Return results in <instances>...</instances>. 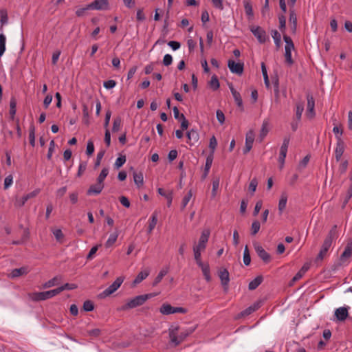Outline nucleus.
I'll use <instances>...</instances> for the list:
<instances>
[{
    "mask_svg": "<svg viewBox=\"0 0 352 352\" xmlns=\"http://www.w3.org/2000/svg\"><path fill=\"white\" fill-rule=\"evenodd\" d=\"M196 327H193L192 329H189L185 330L180 333L179 336H177L178 331L179 330V326H171L169 329V338L170 342L174 344L175 346L179 345L182 342H183L185 338L190 335L195 330Z\"/></svg>",
    "mask_w": 352,
    "mask_h": 352,
    "instance_id": "nucleus-1",
    "label": "nucleus"
},
{
    "mask_svg": "<svg viewBox=\"0 0 352 352\" xmlns=\"http://www.w3.org/2000/svg\"><path fill=\"white\" fill-rule=\"evenodd\" d=\"M154 295L153 294L137 296L133 298L128 300L126 302L117 309L119 311H127L131 309L142 305L148 298Z\"/></svg>",
    "mask_w": 352,
    "mask_h": 352,
    "instance_id": "nucleus-2",
    "label": "nucleus"
},
{
    "mask_svg": "<svg viewBox=\"0 0 352 352\" xmlns=\"http://www.w3.org/2000/svg\"><path fill=\"white\" fill-rule=\"evenodd\" d=\"M58 294V291L57 288H56L54 289L49 290V291H46V292L31 293V294H29V296L33 301L38 302V301L45 300L51 298Z\"/></svg>",
    "mask_w": 352,
    "mask_h": 352,
    "instance_id": "nucleus-3",
    "label": "nucleus"
},
{
    "mask_svg": "<svg viewBox=\"0 0 352 352\" xmlns=\"http://www.w3.org/2000/svg\"><path fill=\"white\" fill-rule=\"evenodd\" d=\"M124 279V278L122 276L118 277L109 287L99 294V297L100 298H104L114 293L120 287Z\"/></svg>",
    "mask_w": 352,
    "mask_h": 352,
    "instance_id": "nucleus-4",
    "label": "nucleus"
},
{
    "mask_svg": "<svg viewBox=\"0 0 352 352\" xmlns=\"http://www.w3.org/2000/svg\"><path fill=\"white\" fill-rule=\"evenodd\" d=\"M160 311L164 315H169L175 313L186 314L187 312V310L185 308L180 307H175L168 303L163 304L161 306Z\"/></svg>",
    "mask_w": 352,
    "mask_h": 352,
    "instance_id": "nucleus-5",
    "label": "nucleus"
},
{
    "mask_svg": "<svg viewBox=\"0 0 352 352\" xmlns=\"http://www.w3.org/2000/svg\"><path fill=\"white\" fill-rule=\"evenodd\" d=\"M250 30L260 43H264L268 38L266 32L260 26L251 25Z\"/></svg>",
    "mask_w": 352,
    "mask_h": 352,
    "instance_id": "nucleus-6",
    "label": "nucleus"
},
{
    "mask_svg": "<svg viewBox=\"0 0 352 352\" xmlns=\"http://www.w3.org/2000/svg\"><path fill=\"white\" fill-rule=\"evenodd\" d=\"M219 277L221 280V283L223 287V291L228 292L229 282H230V274L227 269L220 268L218 271Z\"/></svg>",
    "mask_w": 352,
    "mask_h": 352,
    "instance_id": "nucleus-7",
    "label": "nucleus"
},
{
    "mask_svg": "<svg viewBox=\"0 0 352 352\" xmlns=\"http://www.w3.org/2000/svg\"><path fill=\"white\" fill-rule=\"evenodd\" d=\"M254 248L260 258L265 263H269L271 261V256L258 243H254Z\"/></svg>",
    "mask_w": 352,
    "mask_h": 352,
    "instance_id": "nucleus-8",
    "label": "nucleus"
},
{
    "mask_svg": "<svg viewBox=\"0 0 352 352\" xmlns=\"http://www.w3.org/2000/svg\"><path fill=\"white\" fill-rule=\"evenodd\" d=\"M351 254H352V239H349L347 241V243H346V245L345 247L344 252L340 255V262L334 266V270H336L337 267L341 265V262H344L347 258L351 257Z\"/></svg>",
    "mask_w": 352,
    "mask_h": 352,
    "instance_id": "nucleus-9",
    "label": "nucleus"
},
{
    "mask_svg": "<svg viewBox=\"0 0 352 352\" xmlns=\"http://www.w3.org/2000/svg\"><path fill=\"white\" fill-rule=\"evenodd\" d=\"M289 144V138H285L283 144L280 149V155L278 158V162L280 164V168H282L284 163H285V159L287 155V148Z\"/></svg>",
    "mask_w": 352,
    "mask_h": 352,
    "instance_id": "nucleus-10",
    "label": "nucleus"
},
{
    "mask_svg": "<svg viewBox=\"0 0 352 352\" xmlns=\"http://www.w3.org/2000/svg\"><path fill=\"white\" fill-rule=\"evenodd\" d=\"M210 236V231L205 230L202 232L201 235L199 240V243L193 246L194 248H197L200 250H204L206 247V243L208 241Z\"/></svg>",
    "mask_w": 352,
    "mask_h": 352,
    "instance_id": "nucleus-11",
    "label": "nucleus"
},
{
    "mask_svg": "<svg viewBox=\"0 0 352 352\" xmlns=\"http://www.w3.org/2000/svg\"><path fill=\"white\" fill-rule=\"evenodd\" d=\"M228 66L232 73L241 75L243 72L244 65L243 63H235L233 60H229Z\"/></svg>",
    "mask_w": 352,
    "mask_h": 352,
    "instance_id": "nucleus-12",
    "label": "nucleus"
},
{
    "mask_svg": "<svg viewBox=\"0 0 352 352\" xmlns=\"http://www.w3.org/2000/svg\"><path fill=\"white\" fill-rule=\"evenodd\" d=\"M337 143L335 150V157L337 162L341 160V157L344 151V142L340 136H336Z\"/></svg>",
    "mask_w": 352,
    "mask_h": 352,
    "instance_id": "nucleus-13",
    "label": "nucleus"
},
{
    "mask_svg": "<svg viewBox=\"0 0 352 352\" xmlns=\"http://www.w3.org/2000/svg\"><path fill=\"white\" fill-rule=\"evenodd\" d=\"M307 116L312 118L315 116L314 112V107H315V100L313 96L308 93L307 94Z\"/></svg>",
    "mask_w": 352,
    "mask_h": 352,
    "instance_id": "nucleus-14",
    "label": "nucleus"
},
{
    "mask_svg": "<svg viewBox=\"0 0 352 352\" xmlns=\"http://www.w3.org/2000/svg\"><path fill=\"white\" fill-rule=\"evenodd\" d=\"M108 5L109 3L107 0H94V1L88 4V8L103 10L107 9Z\"/></svg>",
    "mask_w": 352,
    "mask_h": 352,
    "instance_id": "nucleus-15",
    "label": "nucleus"
},
{
    "mask_svg": "<svg viewBox=\"0 0 352 352\" xmlns=\"http://www.w3.org/2000/svg\"><path fill=\"white\" fill-rule=\"evenodd\" d=\"M254 140V133L253 130H250L246 133L245 146L243 149L244 154H247L252 149Z\"/></svg>",
    "mask_w": 352,
    "mask_h": 352,
    "instance_id": "nucleus-16",
    "label": "nucleus"
},
{
    "mask_svg": "<svg viewBox=\"0 0 352 352\" xmlns=\"http://www.w3.org/2000/svg\"><path fill=\"white\" fill-rule=\"evenodd\" d=\"M229 88L230 89V91L234 97V101L238 106L239 108H240L241 111H243L244 107L243 104V100L241 96V94L239 92H238L233 87L232 83L228 84Z\"/></svg>",
    "mask_w": 352,
    "mask_h": 352,
    "instance_id": "nucleus-17",
    "label": "nucleus"
},
{
    "mask_svg": "<svg viewBox=\"0 0 352 352\" xmlns=\"http://www.w3.org/2000/svg\"><path fill=\"white\" fill-rule=\"evenodd\" d=\"M188 143L190 146H194L199 142V135L195 129H191L187 132Z\"/></svg>",
    "mask_w": 352,
    "mask_h": 352,
    "instance_id": "nucleus-18",
    "label": "nucleus"
},
{
    "mask_svg": "<svg viewBox=\"0 0 352 352\" xmlns=\"http://www.w3.org/2000/svg\"><path fill=\"white\" fill-rule=\"evenodd\" d=\"M29 272V269L28 266H23L20 268H16L12 270L11 273L8 275V276L11 278H16L19 276L27 274Z\"/></svg>",
    "mask_w": 352,
    "mask_h": 352,
    "instance_id": "nucleus-19",
    "label": "nucleus"
},
{
    "mask_svg": "<svg viewBox=\"0 0 352 352\" xmlns=\"http://www.w3.org/2000/svg\"><path fill=\"white\" fill-rule=\"evenodd\" d=\"M104 186V183H98V182H97L96 184L90 186L89 188L87 191V194L88 195H98L101 192Z\"/></svg>",
    "mask_w": 352,
    "mask_h": 352,
    "instance_id": "nucleus-20",
    "label": "nucleus"
},
{
    "mask_svg": "<svg viewBox=\"0 0 352 352\" xmlns=\"http://www.w3.org/2000/svg\"><path fill=\"white\" fill-rule=\"evenodd\" d=\"M335 316L338 320L344 321L349 316L348 309L346 307H340L335 311Z\"/></svg>",
    "mask_w": 352,
    "mask_h": 352,
    "instance_id": "nucleus-21",
    "label": "nucleus"
},
{
    "mask_svg": "<svg viewBox=\"0 0 352 352\" xmlns=\"http://www.w3.org/2000/svg\"><path fill=\"white\" fill-rule=\"evenodd\" d=\"M198 266L201 269L203 275L206 281L210 282L211 280V276L209 264L208 263H201L199 264Z\"/></svg>",
    "mask_w": 352,
    "mask_h": 352,
    "instance_id": "nucleus-22",
    "label": "nucleus"
},
{
    "mask_svg": "<svg viewBox=\"0 0 352 352\" xmlns=\"http://www.w3.org/2000/svg\"><path fill=\"white\" fill-rule=\"evenodd\" d=\"M212 161H213L212 154L208 155V157H206L204 171L201 175L202 180H204L206 178V177L208 176L209 170H210L212 164Z\"/></svg>",
    "mask_w": 352,
    "mask_h": 352,
    "instance_id": "nucleus-23",
    "label": "nucleus"
},
{
    "mask_svg": "<svg viewBox=\"0 0 352 352\" xmlns=\"http://www.w3.org/2000/svg\"><path fill=\"white\" fill-rule=\"evenodd\" d=\"M150 274V270L146 269L142 272H140L136 278L133 281V286H135L136 285L140 283L143 280H144Z\"/></svg>",
    "mask_w": 352,
    "mask_h": 352,
    "instance_id": "nucleus-24",
    "label": "nucleus"
},
{
    "mask_svg": "<svg viewBox=\"0 0 352 352\" xmlns=\"http://www.w3.org/2000/svg\"><path fill=\"white\" fill-rule=\"evenodd\" d=\"M244 8L246 15L248 16V20L252 21L254 19V12L252 9V3L248 0H244Z\"/></svg>",
    "mask_w": 352,
    "mask_h": 352,
    "instance_id": "nucleus-25",
    "label": "nucleus"
},
{
    "mask_svg": "<svg viewBox=\"0 0 352 352\" xmlns=\"http://www.w3.org/2000/svg\"><path fill=\"white\" fill-rule=\"evenodd\" d=\"M289 23H290L291 30L294 33L296 32V28H297V16H296L294 10L291 9V8L289 10Z\"/></svg>",
    "mask_w": 352,
    "mask_h": 352,
    "instance_id": "nucleus-26",
    "label": "nucleus"
},
{
    "mask_svg": "<svg viewBox=\"0 0 352 352\" xmlns=\"http://www.w3.org/2000/svg\"><path fill=\"white\" fill-rule=\"evenodd\" d=\"M8 22V12L6 9L0 10V30L2 32L3 25Z\"/></svg>",
    "mask_w": 352,
    "mask_h": 352,
    "instance_id": "nucleus-27",
    "label": "nucleus"
},
{
    "mask_svg": "<svg viewBox=\"0 0 352 352\" xmlns=\"http://www.w3.org/2000/svg\"><path fill=\"white\" fill-rule=\"evenodd\" d=\"M157 223V212H154L151 217L148 227V234H151L153 230L155 228L156 224Z\"/></svg>",
    "mask_w": 352,
    "mask_h": 352,
    "instance_id": "nucleus-28",
    "label": "nucleus"
},
{
    "mask_svg": "<svg viewBox=\"0 0 352 352\" xmlns=\"http://www.w3.org/2000/svg\"><path fill=\"white\" fill-rule=\"evenodd\" d=\"M263 278L262 276H258L254 280H252L248 285L250 290H254L256 289L263 282Z\"/></svg>",
    "mask_w": 352,
    "mask_h": 352,
    "instance_id": "nucleus-29",
    "label": "nucleus"
},
{
    "mask_svg": "<svg viewBox=\"0 0 352 352\" xmlns=\"http://www.w3.org/2000/svg\"><path fill=\"white\" fill-rule=\"evenodd\" d=\"M62 277L60 276H56L53 278L49 280L46 283H45L43 285V288H50L53 286H55L58 284L59 281L61 280Z\"/></svg>",
    "mask_w": 352,
    "mask_h": 352,
    "instance_id": "nucleus-30",
    "label": "nucleus"
},
{
    "mask_svg": "<svg viewBox=\"0 0 352 352\" xmlns=\"http://www.w3.org/2000/svg\"><path fill=\"white\" fill-rule=\"evenodd\" d=\"M133 179L135 184L137 185L138 188L142 186L144 184V177L142 172L133 173Z\"/></svg>",
    "mask_w": 352,
    "mask_h": 352,
    "instance_id": "nucleus-31",
    "label": "nucleus"
},
{
    "mask_svg": "<svg viewBox=\"0 0 352 352\" xmlns=\"http://www.w3.org/2000/svg\"><path fill=\"white\" fill-rule=\"evenodd\" d=\"M287 196L285 193H282L280 199L278 203V211L280 214H282L285 210L287 204Z\"/></svg>",
    "mask_w": 352,
    "mask_h": 352,
    "instance_id": "nucleus-32",
    "label": "nucleus"
},
{
    "mask_svg": "<svg viewBox=\"0 0 352 352\" xmlns=\"http://www.w3.org/2000/svg\"><path fill=\"white\" fill-rule=\"evenodd\" d=\"M272 36L274 40V43L276 44V49L278 50L281 45L280 34L276 30H273L272 31Z\"/></svg>",
    "mask_w": 352,
    "mask_h": 352,
    "instance_id": "nucleus-33",
    "label": "nucleus"
},
{
    "mask_svg": "<svg viewBox=\"0 0 352 352\" xmlns=\"http://www.w3.org/2000/svg\"><path fill=\"white\" fill-rule=\"evenodd\" d=\"M168 272V267L162 269L155 278L153 285L156 286Z\"/></svg>",
    "mask_w": 352,
    "mask_h": 352,
    "instance_id": "nucleus-34",
    "label": "nucleus"
},
{
    "mask_svg": "<svg viewBox=\"0 0 352 352\" xmlns=\"http://www.w3.org/2000/svg\"><path fill=\"white\" fill-rule=\"evenodd\" d=\"M208 85L213 91H216L219 88V82L216 75H213L211 77L210 80L208 82Z\"/></svg>",
    "mask_w": 352,
    "mask_h": 352,
    "instance_id": "nucleus-35",
    "label": "nucleus"
},
{
    "mask_svg": "<svg viewBox=\"0 0 352 352\" xmlns=\"http://www.w3.org/2000/svg\"><path fill=\"white\" fill-rule=\"evenodd\" d=\"M304 111V102H299L296 104V118L298 121L300 120L302 113Z\"/></svg>",
    "mask_w": 352,
    "mask_h": 352,
    "instance_id": "nucleus-36",
    "label": "nucleus"
},
{
    "mask_svg": "<svg viewBox=\"0 0 352 352\" xmlns=\"http://www.w3.org/2000/svg\"><path fill=\"white\" fill-rule=\"evenodd\" d=\"M29 141L30 144L32 146H35V127L33 124L30 126L29 129Z\"/></svg>",
    "mask_w": 352,
    "mask_h": 352,
    "instance_id": "nucleus-37",
    "label": "nucleus"
},
{
    "mask_svg": "<svg viewBox=\"0 0 352 352\" xmlns=\"http://www.w3.org/2000/svg\"><path fill=\"white\" fill-rule=\"evenodd\" d=\"M261 70H262V74H263V78H264L265 85L267 88H269L270 86V80L268 78L267 69H266V67H265V65L264 63H261Z\"/></svg>",
    "mask_w": 352,
    "mask_h": 352,
    "instance_id": "nucleus-38",
    "label": "nucleus"
},
{
    "mask_svg": "<svg viewBox=\"0 0 352 352\" xmlns=\"http://www.w3.org/2000/svg\"><path fill=\"white\" fill-rule=\"evenodd\" d=\"M337 226L334 225L329 232V234L325 239L333 242V239L337 237Z\"/></svg>",
    "mask_w": 352,
    "mask_h": 352,
    "instance_id": "nucleus-39",
    "label": "nucleus"
},
{
    "mask_svg": "<svg viewBox=\"0 0 352 352\" xmlns=\"http://www.w3.org/2000/svg\"><path fill=\"white\" fill-rule=\"evenodd\" d=\"M118 233H113L111 234L108 240L107 241L106 243H105V247L107 248H110L111 246H112L116 241L117 239H118Z\"/></svg>",
    "mask_w": 352,
    "mask_h": 352,
    "instance_id": "nucleus-40",
    "label": "nucleus"
},
{
    "mask_svg": "<svg viewBox=\"0 0 352 352\" xmlns=\"http://www.w3.org/2000/svg\"><path fill=\"white\" fill-rule=\"evenodd\" d=\"M6 36L3 34H0V57L3 56L6 51Z\"/></svg>",
    "mask_w": 352,
    "mask_h": 352,
    "instance_id": "nucleus-41",
    "label": "nucleus"
},
{
    "mask_svg": "<svg viewBox=\"0 0 352 352\" xmlns=\"http://www.w3.org/2000/svg\"><path fill=\"white\" fill-rule=\"evenodd\" d=\"M283 39L286 43L285 49L294 50V44L292 39L287 34L283 35Z\"/></svg>",
    "mask_w": 352,
    "mask_h": 352,
    "instance_id": "nucleus-42",
    "label": "nucleus"
},
{
    "mask_svg": "<svg viewBox=\"0 0 352 352\" xmlns=\"http://www.w3.org/2000/svg\"><path fill=\"white\" fill-rule=\"evenodd\" d=\"M267 126H268V122L264 121L262 124V127H261L260 135H259L261 141L263 140V139L267 135V134L268 133Z\"/></svg>",
    "mask_w": 352,
    "mask_h": 352,
    "instance_id": "nucleus-43",
    "label": "nucleus"
},
{
    "mask_svg": "<svg viewBox=\"0 0 352 352\" xmlns=\"http://www.w3.org/2000/svg\"><path fill=\"white\" fill-rule=\"evenodd\" d=\"M220 179L219 177H214L212 180V197H214L217 195V189L219 186Z\"/></svg>",
    "mask_w": 352,
    "mask_h": 352,
    "instance_id": "nucleus-44",
    "label": "nucleus"
},
{
    "mask_svg": "<svg viewBox=\"0 0 352 352\" xmlns=\"http://www.w3.org/2000/svg\"><path fill=\"white\" fill-rule=\"evenodd\" d=\"M122 124V119L120 117H117L114 119L112 127L113 132H118L120 131Z\"/></svg>",
    "mask_w": 352,
    "mask_h": 352,
    "instance_id": "nucleus-45",
    "label": "nucleus"
},
{
    "mask_svg": "<svg viewBox=\"0 0 352 352\" xmlns=\"http://www.w3.org/2000/svg\"><path fill=\"white\" fill-rule=\"evenodd\" d=\"M126 162V156L120 155L118 157L114 164V168L116 169H119L120 167L123 166V164Z\"/></svg>",
    "mask_w": 352,
    "mask_h": 352,
    "instance_id": "nucleus-46",
    "label": "nucleus"
},
{
    "mask_svg": "<svg viewBox=\"0 0 352 352\" xmlns=\"http://www.w3.org/2000/svg\"><path fill=\"white\" fill-rule=\"evenodd\" d=\"M108 174H109L108 168H106V167L103 168L97 178V182H98V183H104V180L106 178V177L108 175Z\"/></svg>",
    "mask_w": 352,
    "mask_h": 352,
    "instance_id": "nucleus-47",
    "label": "nucleus"
},
{
    "mask_svg": "<svg viewBox=\"0 0 352 352\" xmlns=\"http://www.w3.org/2000/svg\"><path fill=\"white\" fill-rule=\"evenodd\" d=\"M261 228V223L258 220H255L252 222L251 226V234L255 235L258 233Z\"/></svg>",
    "mask_w": 352,
    "mask_h": 352,
    "instance_id": "nucleus-48",
    "label": "nucleus"
},
{
    "mask_svg": "<svg viewBox=\"0 0 352 352\" xmlns=\"http://www.w3.org/2000/svg\"><path fill=\"white\" fill-rule=\"evenodd\" d=\"M251 262V257L248 246L246 245L243 252V263L245 265H249Z\"/></svg>",
    "mask_w": 352,
    "mask_h": 352,
    "instance_id": "nucleus-49",
    "label": "nucleus"
},
{
    "mask_svg": "<svg viewBox=\"0 0 352 352\" xmlns=\"http://www.w3.org/2000/svg\"><path fill=\"white\" fill-rule=\"evenodd\" d=\"M77 288V285L75 284L65 283V285L57 288L58 294L64 290H72Z\"/></svg>",
    "mask_w": 352,
    "mask_h": 352,
    "instance_id": "nucleus-50",
    "label": "nucleus"
},
{
    "mask_svg": "<svg viewBox=\"0 0 352 352\" xmlns=\"http://www.w3.org/2000/svg\"><path fill=\"white\" fill-rule=\"evenodd\" d=\"M192 196V190H190L182 199L181 209L184 210Z\"/></svg>",
    "mask_w": 352,
    "mask_h": 352,
    "instance_id": "nucleus-51",
    "label": "nucleus"
},
{
    "mask_svg": "<svg viewBox=\"0 0 352 352\" xmlns=\"http://www.w3.org/2000/svg\"><path fill=\"white\" fill-rule=\"evenodd\" d=\"M279 21V29L282 32H284L286 28V18L284 14H280L278 16Z\"/></svg>",
    "mask_w": 352,
    "mask_h": 352,
    "instance_id": "nucleus-52",
    "label": "nucleus"
},
{
    "mask_svg": "<svg viewBox=\"0 0 352 352\" xmlns=\"http://www.w3.org/2000/svg\"><path fill=\"white\" fill-rule=\"evenodd\" d=\"M217 146V141L214 136H212L210 139V144H209V148H210V153L209 155L212 154V157L214 156V152Z\"/></svg>",
    "mask_w": 352,
    "mask_h": 352,
    "instance_id": "nucleus-53",
    "label": "nucleus"
},
{
    "mask_svg": "<svg viewBox=\"0 0 352 352\" xmlns=\"http://www.w3.org/2000/svg\"><path fill=\"white\" fill-rule=\"evenodd\" d=\"M285 63L289 65H292L294 63V60L292 58V50L289 49H285Z\"/></svg>",
    "mask_w": 352,
    "mask_h": 352,
    "instance_id": "nucleus-54",
    "label": "nucleus"
},
{
    "mask_svg": "<svg viewBox=\"0 0 352 352\" xmlns=\"http://www.w3.org/2000/svg\"><path fill=\"white\" fill-rule=\"evenodd\" d=\"M82 113H83V122L85 124L89 125V120L88 107L85 104H84L82 105Z\"/></svg>",
    "mask_w": 352,
    "mask_h": 352,
    "instance_id": "nucleus-55",
    "label": "nucleus"
},
{
    "mask_svg": "<svg viewBox=\"0 0 352 352\" xmlns=\"http://www.w3.org/2000/svg\"><path fill=\"white\" fill-rule=\"evenodd\" d=\"M83 309L85 311H91L94 309V302L91 300H87L83 303Z\"/></svg>",
    "mask_w": 352,
    "mask_h": 352,
    "instance_id": "nucleus-56",
    "label": "nucleus"
},
{
    "mask_svg": "<svg viewBox=\"0 0 352 352\" xmlns=\"http://www.w3.org/2000/svg\"><path fill=\"white\" fill-rule=\"evenodd\" d=\"M94 152V145L91 140L87 142L86 154L89 156L91 155Z\"/></svg>",
    "mask_w": 352,
    "mask_h": 352,
    "instance_id": "nucleus-57",
    "label": "nucleus"
},
{
    "mask_svg": "<svg viewBox=\"0 0 352 352\" xmlns=\"http://www.w3.org/2000/svg\"><path fill=\"white\" fill-rule=\"evenodd\" d=\"M257 185L258 181L256 178H253L249 184V190L251 192L252 195L256 191Z\"/></svg>",
    "mask_w": 352,
    "mask_h": 352,
    "instance_id": "nucleus-58",
    "label": "nucleus"
},
{
    "mask_svg": "<svg viewBox=\"0 0 352 352\" xmlns=\"http://www.w3.org/2000/svg\"><path fill=\"white\" fill-rule=\"evenodd\" d=\"M348 164H349V162H348L347 160H343L340 163L339 169H338V171L340 172V174H343L346 171L347 168H348Z\"/></svg>",
    "mask_w": 352,
    "mask_h": 352,
    "instance_id": "nucleus-59",
    "label": "nucleus"
},
{
    "mask_svg": "<svg viewBox=\"0 0 352 352\" xmlns=\"http://www.w3.org/2000/svg\"><path fill=\"white\" fill-rule=\"evenodd\" d=\"M202 250H198L197 248H193V252H194V256L195 259L196 261V263L197 265L201 264L203 263L201 260V252Z\"/></svg>",
    "mask_w": 352,
    "mask_h": 352,
    "instance_id": "nucleus-60",
    "label": "nucleus"
},
{
    "mask_svg": "<svg viewBox=\"0 0 352 352\" xmlns=\"http://www.w3.org/2000/svg\"><path fill=\"white\" fill-rule=\"evenodd\" d=\"M180 120H181V128L184 131V130H186L188 129V125H189V122L188 121L186 120V118H185L184 115L183 113H181L180 115Z\"/></svg>",
    "mask_w": 352,
    "mask_h": 352,
    "instance_id": "nucleus-61",
    "label": "nucleus"
},
{
    "mask_svg": "<svg viewBox=\"0 0 352 352\" xmlns=\"http://www.w3.org/2000/svg\"><path fill=\"white\" fill-rule=\"evenodd\" d=\"M104 153H105V151L104 150H102L100 152H98V153L97 155L96 160L95 164H94V168H96L98 166H100L101 160L102 159Z\"/></svg>",
    "mask_w": 352,
    "mask_h": 352,
    "instance_id": "nucleus-62",
    "label": "nucleus"
},
{
    "mask_svg": "<svg viewBox=\"0 0 352 352\" xmlns=\"http://www.w3.org/2000/svg\"><path fill=\"white\" fill-rule=\"evenodd\" d=\"M101 246V244L96 245L94 246L89 251V254L87 256V260H91L94 257V255L96 253L98 248Z\"/></svg>",
    "mask_w": 352,
    "mask_h": 352,
    "instance_id": "nucleus-63",
    "label": "nucleus"
},
{
    "mask_svg": "<svg viewBox=\"0 0 352 352\" xmlns=\"http://www.w3.org/2000/svg\"><path fill=\"white\" fill-rule=\"evenodd\" d=\"M53 234L56 238V239L59 241V242H61L62 240L64 238V234L63 233V232L61 231V230L60 229H57V230H55L54 232H53Z\"/></svg>",
    "mask_w": 352,
    "mask_h": 352,
    "instance_id": "nucleus-64",
    "label": "nucleus"
}]
</instances>
